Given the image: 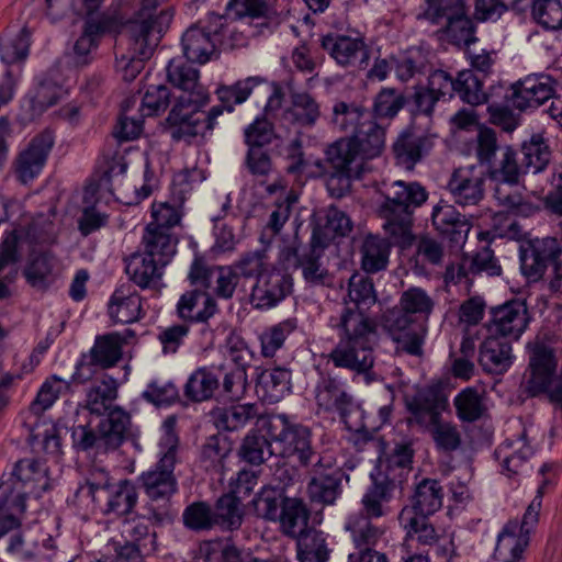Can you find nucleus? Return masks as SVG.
Returning <instances> with one entry per match:
<instances>
[{
    "instance_id": "53",
    "label": "nucleus",
    "mask_w": 562,
    "mask_h": 562,
    "mask_svg": "<svg viewBox=\"0 0 562 562\" xmlns=\"http://www.w3.org/2000/svg\"><path fill=\"white\" fill-rule=\"evenodd\" d=\"M35 542L31 539V537L26 536H14L11 538V541L8 546V551L15 554L18 558L22 560H31V559H42V560H50L55 554V541L48 535H42V549L47 550L48 552H42V550H33L31 549V544Z\"/></svg>"
},
{
    "instance_id": "28",
    "label": "nucleus",
    "mask_w": 562,
    "mask_h": 562,
    "mask_svg": "<svg viewBox=\"0 0 562 562\" xmlns=\"http://www.w3.org/2000/svg\"><path fill=\"white\" fill-rule=\"evenodd\" d=\"M314 393L319 409L338 412L341 417L346 416L352 405V396L346 391L344 382L329 374L319 378Z\"/></svg>"
},
{
    "instance_id": "9",
    "label": "nucleus",
    "mask_w": 562,
    "mask_h": 562,
    "mask_svg": "<svg viewBox=\"0 0 562 562\" xmlns=\"http://www.w3.org/2000/svg\"><path fill=\"white\" fill-rule=\"evenodd\" d=\"M561 248L555 238L546 237L532 240L520 250V269L529 282H537L544 276L549 265L553 267L554 278L550 290L558 292L562 288Z\"/></svg>"
},
{
    "instance_id": "27",
    "label": "nucleus",
    "mask_w": 562,
    "mask_h": 562,
    "mask_svg": "<svg viewBox=\"0 0 562 562\" xmlns=\"http://www.w3.org/2000/svg\"><path fill=\"white\" fill-rule=\"evenodd\" d=\"M108 312L115 323L130 324L137 322L144 315L142 297L132 284H121L110 297Z\"/></svg>"
},
{
    "instance_id": "49",
    "label": "nucleus",
    "mask_w": 562,
    "mask_h": 562,
    "mask_svg": "<svg viewBox=\"0 0 562 562\" xmlns=\"http://www.w3.org/2000/svg\"><path fill=\"white\" fill-rule=\"evenodd\" d=\"M300 562H327L330 550L322 531L311 529L296 539Z\"/></svg>"
},
{
    "instance_id": "1",
    "label": "nucleus",
    "mask_w": 562,
    "mask_h": 562,
    "mask_svg": "<svg viewBox=\"0 0 562 562\" xmlns=\"http://www.w3.org/2000/svg\"><path fill=\"white\" fill-rule=\"evenodd\" d=\"M376 300L372 280L362 273H353L348 282V301L345 299L339 315L329 319V326L337 333L338 342L328 359L336 368L364 373L373 367L378 326L366 311Z\"/></svg>"
},
{
    "instance_id": "33",
    "label": "nucleus",
    "mask_w": 562,
    "mask_h": 562,
    "mask_svg": "<svg viewBox=\"0 0 562 562\" xmlns=\"http://www.w3.org/2000/svg\"><path fill=\"white\" fill-rule=\"evenodd\" d=\"M526 437L527 430L524 429L517 439L505 441L495 451L508 475L524 472L529 458L533 454V449L527 443Z\"/></svg>"
},
{
    "instance_id": "64",
    "label": "nucleus",
    "mask_w": 562,
    "mask_h": 562,
    "mask_svg": "<svg viewBox=\"0 0 562 562\" xmlns=\"http://www.w3.org/2000/svg\"><path fill=\"white\" fill-rule=\"evenodd\" d=\"M405 97L393 88H383L375 97L373 111L376 117L393 119L405 105Z\"/></svg>"
},
{
    "instance_id": "16",
    "label": "nucleus",
    "mask_w": 562,
    "mask_h": 562,
    "mask_svg": "<svg viewBox=\"0 0 562 562\" xmlns=\"http://www.w3.org/2000/svg\"><path fill=\"white\" fill-rule=\"evenodd\" d=\"M558 81L548 74H530L513 85L510 102L520 111L533 110L553 99Z\"/></svg>"
},
{
    "instance_id": "57",
    "label": "nucleus",
    "mask_w": 562,
    "mask_h": 562,
    "mask_svg": "<svg viewBox=\"0 0 562 562\" xmlns=\"http://www.w3.org/2000/svg\"><path fill=\"white\" fill-rule=\"evenodd\" d=\"M390 499L391 484L389 482H374L362 496L363 514L370 518H380L386 515V504Z\"/></svg>"
},
{
    "instance_id": "5",
    "label": "nucleus",
    "mask_w": 562,
    "mask_h": 562,
    "mask_svg": "<svg viewBox=\"0 0 562 562\" xmlns=\"http://www.w3.org/2000/svg\"><path fill=\"white\" fill-rule=\"evenodd\" d=\"M331 123L336 128L350 135L338 142H348L355 154L367 158L378 157L385 146V128L374 122L363 108L337 102L333 108Z\"/></svg>"
},
{
    "instance_id": "15",
    "label": "nucleus",
    "mask_w": 562,
    "mask_h": 562,
    "mask_svg": "<svg viewBox=\"0 0 562 562\" xmlns=\"http://www.w3.org/2000/svg\"><path fill=\"white\" fill-rule=\"evenodd\" d=\"M383 327L396 342V350L419 356L424 342V329L413 315L401 305L394 306L383 315Z\"/></svg>"
},
{
    "instance_id": "56",
    "label": "nucleus",
    "mask_w": 562,
    "mask_h": 562,
    "mask_svg": "<svg viewBox=\"0 0 562 562\" xmlns=\"http://www.w3.org/2000/svg\"><path fill=\"white\" fill-rule=\"evenodd\" d=\"M454 92L463 102L471 105H480L487 101L482 79L472 70H462L458 74Z\"/></svg>"
},
{
    "instance_id": "50",
    "label": "nucleus",
    "mask_w": 562,
    "mask_h": 562,
    "mask_svg": "<svg viewBox=\"0 0 562 562\" xmlns=\"http://www.w3.org/2000/svg\"><path fill=\"white\" fill-rule=\"evenodd\" d=\"M390 243L384 238L368 236L361 249V266L368 273L384 270L389 262Z\"/></svg>"
},
{
    "instance_id": "47",
    "label": "nucleus",
    "mask_w": 562,
    "mask_h": 562,
    "mask_svg": "<svg viewBox=\"0 0 562 562\" xmlns=\"http://www.w3.org/2000/svg\"><path fill=\"white\" fill-rule=\"evenodd\" d=\"M443 491L436 480H423L413 495V505L407 507L414 509L417 515L429 516L439 510L442 506Z\"/></svg>"
},
{
    "instance_id": "21",
    "label": "nucleus",
    "mask_w": 562,
    "mask_h": 562,
    "mask_svg": "<svg viewBox=\"0 0 562 562\" xmlns=\"http://www.w3.org/2000/svg\"><path fill=\"white\" fill-rule=\"evenodd\" d=\"M322 47L340 66L362 68L368 65L369 50L360 37L326 35L322 38Z\"/></svg>"
},
{
    "instance_id": "59",
    "label": "nucleus",
    "mask_w": 562,
    "mask_h": 562,
    "mask_svg": "<svg viewBox=\"0 0 562 562\" xmlns=\"http://www.w3.org/2000/svg\"><path fill=\"white\" fill-rule=\"evenodd\" d=\"M398 305L419 321L429 317L435 302L425 290L413 286L402 293Z\"/></svg>"
},
{
    "instance_id": "6",
    "label": "nucleus",
    "mask_w": 562,
    "mask_h": 562,
    "mask_svg": "<svg viewBox=\"0 0 562 562\" xmlns=\"http://www.w3.org/2000/svg\"><path fill=\"white\" fill-rule=\"evenodd\" d=\"M383 196L378 206V214L384 220L383 228L395 240L408 239L413 212L428 199L426 189L418 182L396 180L386 188Z\"/></svg>"
},
{
    "instance_id": "60",
    "label": "nucleus",
    "mask_w": 562,
    "mask_h": 562,
    "mask_svg": "<svg viewBox=\"0 0 562 562\" xmlns=\"http://www.w3.org/2000/svg\"><path fill=\"white\" fill-rule=\"evenodd\" d=\"M432 224L441 234L468 233V224L461 220L456 209L447 203H439L434 206L431 213Z\"/></svg>"
},
{
    "instance_id": "14",
    "label": "nucleus",
    "mask_w": 562,
    "mask_h": 562,
    "mask_svg": "<svg viewBox=\"0 0 562 562\" xmlns=\"http://www.w3.org/2000/svg\"><path fill=\"white\" fill-rule=\"evenodd\" d=\"M307 494L313 503L334 505L342 493L344 472L331 456H321L308 472Z\"/></svg>"
},
{
    "instance_id": "20",
    "label": "nucleus",
    "mask_w": 562,
    "mask_h": 562,
    "mask_svg": "<svg viewBox=\"0 0 562 562\" xmlns=\"http://www.w3.org/2000/svg\"><path fill=\"white\" fill-rule=\"evenodd\" d=\"M292 281L288 274L270 271L255 281L249 302L257 310H269L283 301L291 292Z\"/></svg>"
},
{
    "instance_id": "38",
    "label": "nucleus",
    "mask_w": 562,
    "mask_h": 562,
    "mask_svg": "<svg viewBox=\"0 0 562 562\" xmlns=\"http://www.w3.org/2000/svg\"><path fill=\"white\" fill-rule=\"evenodd\" d=\"M291 105L282 113L284 123L297 127L314 126L321 116L319 104L308 93H293Z\"/></svg>"
},
{
    "instance_id": "51",
    "label": "nucleus",
    "mask_w": 562,
    "mask_h": 562,
    "mask_svg": "<svg viewBox=\"0 0 562 562\" xmlns=\"http://www.w3.org/2000/svg\"><path fill=\"white\" fill-rule=\"evenodd\" d=\"M220 381L215 373L201 368L195 370L184 385V395L193 402L210 400L218 389Z\"/></svg>"
},
{
    "instance_id": "44",
    "label": "nucleus",
    "mask_w": 562,
    "mask_h": 562,
    "mask_svg": "<svg viewBox=\"0 0 562 562\" xmlns=\"http://www.w3.org/2000/svg\"><path fill=\"white\" fill-rule=\"evenodd\" d=\"M258 389L270 404L278 403L291 390V372L281 367L263 371L258 378Z\"/></svg>"
},
{
    "instance_id": "52",
    "label": "nucleus",
    "mask_w": 562,
    "mask_h": 562,
    "mask_svg": "<svg viewBox=\"0 0 562 562\" xmlns=\"http://www.w3.org/2000/svg\"><path fill=\"white\" fill-rule=\"evenodd\" d=\"M443 24L446 25L447 37L451 43L458 46H470L476 41L474 24L468 14L465 5Z\"/></svg>"
},
{
    "instance_id": "3",
    "label": "nucleus",
    "mask_w": 562,
    "mask_h": 562,
    "mask_svg": "<svg viewBox=\"0 0 562 562\" xmlns=\"http://www.w3.org/2000/svg\"><path fill=\"white\" fill-rule=\"evenodd\" d=\"M177 417L168 416L161 426L162 435L159 440L158 462L138 476V483L148 498L145 506L157 524L172 521L175 513L171 508V497L178 491V481L173 473L179 448V437L176 432Z\"/></svg>"
},
{
    "instance_id": "45",
    "label": "nucleus",
    "mask_w": 562,
    "mask_h": 562,
    "mask_svg": "<svg viewBox=\"0 0 562 562\" xmlns=\"http://www.w3.org/2000/svg\"><path fill=\"white\" fill-rule=\"evenodd\" d=\"M63 94L61 87L52 81H43L23 99L22 108L29 112L30 119H34L54 105Z\"/></svg>"
},
{
    "instance_id": "35",
    "label": "nucleus",
    "mask_w": 562,
    "mask_h": 562,
    "mask_svg": "<svg viewBox=\"0 0 562 562\" xmlns=\"http://www.w3.org/2000/svg\"><path fill=\"white\" fill-rule=\"evenodd\" d=\"M398 521L406 531V539L416 541L423 547H434L442 535L426 516L417 515L414 509L403 508L398 515Z\"/></svg>"
},
{
    "instance_id": "39",
    "label": "nucleus",
    "mask_w": 562,
    "mask_h": 562,
    "mask_svg": "<svg viewBox=\"0 0 562 562\" xmlns=\"http://www.w3.org/2000/svg\"><path fill=\"white\" fill-rule=\"evenodd\" d=\"M370 519L363 512H358L350 514L345 522V529L358 551L374 548L384 533L383 529L373 525Z\"/></svg>"
},
{
    "instance_id": "24",
    "label": "nucleus",
    "mask_w": 562,
    "mask_h": 562,
    "mask_svg": "<svg viewBox=\"0 0 562 562\" xmlns=\"http://www.w3.org/2000/svg\"><path fill=\"white\" fill-rule=\"evenodd\" d=\"M491 330L501 335L518 339L528 325V310L524 302L513 300L493 310Z\"/></svg>"
},
{
    "instance_id": "54",
    "label": "nucleus",
    "mask_w": 562,
    "mask_h": 562,
    "mask_svg": "<svg viewBox=\"0 0 562 562\" xmlns=\"http://www.w3.org/2000/svg\"><path fill=\"white\" fill-rule=\"evenodd\" d=\"M458 417L463 422L480 419L485 411L483 395L473 387L462 390L453 400Z\"/></svg>"
},
{
    "instance_id": "37",
    "label": "nucleus",
    "mask_w": 562,
    "mask_h": 562,
    "mask_svg": "<svg viewBox=\"0 0 562 562\" xmlns=\"http://www.w3.org/2000/svg\"><path fill=\"white\" fill-rule=\"evenodd\" d=\"M177 238L171 233L146 226L142 237V252L167 266L176 254Z\"/></svg>"
},
{
    "instance_id": "34",
    "label": "nucleus",
    "mask_w": 562,
    "mask_h": 562,
    "mask_svg": "<svg viewBox=\"0 0 562 562\" xmlns=\"http://www.w3.org/2000/svg\"><path fill=\"white\" fill-rule=\"evenodd\" d=\"M165 266L157 260L138 251L126 260L125 271L130 279L139 288L148 289L156 286L162 277Z\"/></svg>"
},
{
    "instance_id": "23",
    "label": "nucleus",
    "mask_w": 562,
    "mask_h": 562,
    "mask_svg": "<svg viewBox=\"0 0 562 562\" xmlns=\"http://www.w3.org/2000/svg\"><path fill=\"white\" fill-rule=\"evenodd\" d=\"M201 106H189L188 102L176 101L167 117V131L172 139L190 140L196 135H205L206 130L199 114Z\"/></svg>"
},
{
    "instance_id": "25",
    "label": "nucleus",
    "mask_w": 562,
    "mask_h": 562,
    "mask_svg": "<svg viewBox=\"0 0 562 562\" xmlns=\"http://www.w3.org/2000/svg\"><path fill=\"white\" fill-rule=\"evenodd\" d=\"M216 29H207L201 23L190 26L181 38L186 58L192 63H207L216 54Z\"/></svg>"
},
{
    "instance_id": "32",
    "label": "nucleus",
    "mask_w": 562,
    "mask_h": 562,
    "mask_svg": "<svg viewBox=\"0 0 562 562\" xmlns=\"http://www.w3.org/2000/svg\"><path fill=\"white\" fill-rule=\"evenodd\" d=\"M58 260L49 251L33 256L26 265L23 274L27 283L38 290L48 289L58 277Z\"/></svg>"
},
{
    "instance_id": "55",
    "label": "nucleus",
    "mask_w": 562,
    "mask_h": 562,
    "mask_svg": "<svg viewBox=\"0 0 562 562\" xmlns=\"http://www.w3.org/2000/svg\"><path fill=\"white\" fill-rule=\"evenodd\" d=\"M271 442L261 434L250 431L243 440L240 457L250 464L259 465L277 454Z\"/></svg>"
},
{
    "instance_id": "58",
    "label": "nucleus",
    "mask_w": 562,
    "mask_h": 562,
    "mask_svg": "<svg viewBox=\"0 0 562 562\" xmlns=\"http://www.w3.org/2000/svg\"><path fill=\"white\" fill-rule=\"evenodd\" d=\"M295 323L291 319L278 323L266 328L260 335L261 355L266 358H272L280 350L285 339L294 331Z\"/></svg>"
},
{
    "instance_id": "29",
    "label": "nucleus",
    "mask_w": 562,
    "mask_h": 562,
    "mask_svg": "<svg viewBox=\"0 0 562 562\" xmlns=\"http://www.w3.org/2000/svg\"><path fill=\"white\" fill-rule=\"evenodd\" d=\"M218 311L214 297L202 290L183 293L177 303L178 316L187 323H205Z\"/></svg>"
},
{
    "instance_id": "43",
    "label": "nucleus",
    "mask_w": 562,
    "mask_h": 562,
    "mask_svg": "<svg viewBox=\"0 0 562 562\" xmlns=\"http://www.w3.org/2000/svg\"><path fill=\"white\" fill-rule=\"evenodd\" d=\"M150 521H155L150 514L135 515L126 518L121 527V535L124 541L133 542L145 551V554L154 550L155 532L151 530Z\"/></svg>"
},
{
    "instance_id": "18",
    "label": "nucleus",
    "mask_w": 562,
    "mask_h": 562,
    "mask_svg": "<svg viewBox=\"0 0 562 562\" xmlns=\"http://www.w3.org/2000/svg\"><path fill=\"white\" fill-rule=\"evenodd\" d=\"M167 79L179 94L176 101L188 102L189 106L204 105L209 100L205 88L199 82V70L186 61L175 58L167 66Z\"/></svg>"
},
{
    "instance_id": "30",
    "label": "nucleus",
    "mask_w": 562,
    "mask_h": 562,
    "mask_svg": "<svg viewBox=\"0 0 562 562\" xmlns=\"http://www.w3.org/2000/svg\"><path fill=\"white\" fill-rule=\"evenodd\" d=\"M479 363L490 374L505 373L513 363L510 344L505 338L488 336L480 346Z\"/></svg>"
},
{
    "instance_id": "41",
    "label": "nucleus",
    "mask_w": 562,
    "mask_h": 562,
    "mask_svg": "<svg viewBox=\"0 0 562 562\" xmlns=\"http://www.w3.org/2000/svg\"><path fill=\"white\" fill-rule=\"evenodd\" d=\"M351 228V221L346 213L337 207L330 206L326 211L324 225L318 224L314 227L312 243L314 247H325L330 239L337 235H347Z\"/></svg>"
},
{
    "instance_id": "4",
    "label": "nucleus",
    "mask_w": 562,
    "mask_h": 562,
    "mask_svg": "<svg viewBox=\"0 0 562 562\" xmlns=\"http://www.w3.org/2000/svg\"><path fill=\"white\" fill-rule=\"evenodd\" d=\"M75 497L80 506L117 516L130 514L138 501L137 490L132 481L125 479L112 483L109 472L99 467L89 470Z\"/></svg>"
},
{
    "instance_id": "62",
    "label": "nucleus",
    "mask_w": 562,
    "mask_h": 562,
    "mask_svg": "<svg viewBox=\"0 0 562 562\" xmlns=\"http://www.w3.org/2000/svg\"><path fill=\"white\" fill-rule=\"evenodd\" d=\"M260 82L258 77H248L237 81L233 86H224L217 89L216 94L226 111L232 112L234 105L247 100L252 89Z\"/></svg>"
},
{
    "instance_id": "48",
    "label": "nucleus",
    "mask_w": 562,
    "mask_h": 562,
    "mask_svg": "<svg viewBox=\"0 0 562 562\" xmlns=\"http://www.w3.org/2000/svg\"><path fill=\"white\" fill-rule=\"evenodd\" d=\"M30 48V34L26 29L8 31L0 37V60L5 65L22 63Z\"/></svg>"
},
{
    "instance_id": "36",
    "label": "nucleus",
    "mask_w": 562,
    "mask_h": 562,
    "mask_svg": "<svg viewBox=\"0 0 562 562\" xmlns=\"http://www.w3.org/2000/svg\"><path fill=\"white\" fill-rule=\"evenodd\" d=\"M310 513L302 499L285 497L282 499L281 513L279 516L282 532L291 538L297 539L308 528Z\"/></svg>"
},
{
    "instance_id": "22",
    "label": "nucleus",
    "mask_w": 562,
    "mask_h": 562,
    "mask_svg": "<svg viewBox=\"0 0 562 562\" xmlns=\"http://www.w3.org/2000/svg\"><path fill=\"white\" fill-rule=\"evenodd\" d=\"M434 147L431 136L412 131L402 132L392 145L394 159L397 166L412 170Z\"/></svg>"
},
{
    "instance_id": "19",
    "label": "nucleus",
    "mask_w": 562,
    "mask_h": 562,
    "mask_svg": "<svg viewBox=\"0 0 562 562\" xmlns=\"http://www.w3.org/2000/svg\"><path fill=\"white\" fill-rule=\"evenodd\" d=\"M485 170L481 166L469 165L457 168L448 189L458 205H476L484 196Z\"/></svg>"
},
{
    "instance_id": "12",
    "label": "nucleus",
    "mask_w": 562,
    "mask_h": 562,
    "mask_svg": "<svg viewBox=\"0 0 562 562\" xmlns=\"http://www.w3.org/2000/svg\"><path fill=\"white\" fill-rule=\"evenodd\" d=\"M326 156L334 171L326 178V188L334 198H341L349 192L351 179L359 178L366 171L367 157L355 154L348 142H335L327 150Z\"/></svg>"
},
{
    "instance_id": "10",
    "label": "nucleus",
    "mask_w": 562,
    "mask_h": 562,
    "mask_svg": "<svg viewBox=\"0 0 562 562\" xmlns=\"http://www.w3.org/2000/svg\"><path fill=\"white\" fill-rule=\"evenodd\" d=\"M130 425V415L120 407H114L108 418L99 425L95 434L88 426L79 425L72 430V441L77 449L87 451L95 449L98 452L116 449L124 440Z\"/></svg>"
},
{
    "instance_id": "26",
    "label": "nucleus",
    "mask_w": 562,
    "mask_h": 562,
    "mask_svg": "<svg viewBox=\"0 0 562 562\" xmlns=\"http://www.w3.org/2000/svg\"><path fill=\"white\" fill-rule=\"evenodd\" d=\"M134 337L135 333L132 329L97 336L93 346L88 351L89 357L101 369L112 368L121 361L123 347Z\"/></svg>"
},
{
    "instance_id": "46",
    "label": "nucleus",
    "mask_w": 562,
    "mask_h": 562,
    "mask_svg": "<svg viewBox=\"0 0 562 562\" xmlns=\"http://www.w3.org/2000/svg\"><path fill=\"white\" fill-rule=\"evenodd\" d=\"M525 172H541L551 160V149L548 139L542 134H532L521 145Z\"/></svg>"
},
{
    "instance_id": "2",
    "label": "nucleus",
    "mask_w": 562,
    "mask_h": 562,
    "mask_svg": "<svg viewBox=\"0 0 562 562\" xmlns=\"http://www.w3.org/2000/svg\"><path fill=\"white\" fill-rule=\"evenodd\" d=\"M158 0H142L132 19H125V35L116 46L115 69L125 81H133L158 46L164 32L172 20V13H156Z\"/></svg>"
},
{
    "instance_id": "17",
    "label": "nucleus",
    "mask_w": 562,
    "mask_h": 562,
    "mask_svg": "<svg viewBox=\"0 0 562 562\" xmlns=\"http://www.w3.org/2000/svg\"><path fill=\"white\" fill-rule=\"evenodd\" d=\"M54 143L55 137L50 131H44L29 142L15 159V175L19 181L26 184L40 176Z\"/></svg>"
},
{
    "instance_id": "31",
    "label": "nucleus",
    "mask_w": 562,
    "mask_h": 562,
    "mask_svg": "<svg viewBox=\"0 0 562 562\" xmlns=\"http://www.w3.org/2000/svg\"><path fill=\"white\" fill-rule=\"evenodd\" d=\"M529 543L530 538L506 524L497 536L494 557L498 562H525Z\"/></svg>"
},
{
    "instance_id": "13",
    "label": "nucleus",
    "mask_w": 562,
    "mask_h": 562,
    "mask_svg": "<svg viewBox=\"0 0 562 562\" xmlns=\"http://www.w3.org/2000/svg\"><path fill=\"white\" fill-rule=\"evenodd\" d=\"M269 430L274 441L281 446L278 453L283 457L296 456L302 465L313 463L316 453L311 445L308 427L292 423L284 414H278L270 419Z\"/></svg>"
},
{
    "instance_id": "61",
    "label": "nucleus",
    "mask_w": 562,
    "mask_h": 562,
    "mask_svg": "<svg viewBox=\"0 0 562 562\" xmlns=\"http://www.w3.org/2000/svg\"><path fill=\"white\" fill-rule=\"evenodd\" d=\"M239 278L258 280L270 272L269 261L265 251L256 250L243 255L232 263Z\"/></svg>"
},
{
    "instance_id": "8",
    "label": "nucleus",
    "mask_w": 562,
    "mask_h": 562,
    "mask_svg": "<svg viewBox=\"0 0 562 562\" xmlns=\"http://www.w3.org/2000/svg\"><path fill=\"white\" fill-rule=\"evenodd\" d=\"M522 171L525 167L518 162L516 150L506 146L501 149L499 160L490 168V177L495 182L494 196L499 205L515 214L529 216L535 207L518 186Z\"/></svg>"
},
{
    "instance_id": "63",
    "label": "nucleus",
    "mask_w": 562,
    "mask_h": 562,
    "mask_svg": "<svg viewBox=\"0 0 562 562\" xmlns=\"http://www.w3.org/2000/svg\"><path fill=\"white\" fill-rule=\"evenodd\" d=\"M532 16L546 30H562V4L559 0H533Z\"/></svg>"
},
{
    "instance_id": "11",
    "label": "nucleus",
    "mask_w": 562,
    "mask_h": 562,
    "mask_svg": "<svg viewBox=\"0 0 562 562\" xmlns=\"http://www.w3.org/2000/svg\"><path fill=\"white\" fill-rule=\"evenodd\" d=\"M128 0H112L110 7L99 16L86 21L83 32L74 44L76 63L85 65L89 55L97 48L99 37L104 33L120 32L126 19Z\"/></svg>"
},
{
    "instance_id": "7",
    "label": "nucleus",
    "mask_w": 562,
    "mask_h": 562,
    "mask_svg": "<svg viewBox=\"0 0 562 562\" xmlns=\"http://www.w3.org/2000/svg\"><path fill=\"white\" fill-rule=\"evenodd\" d=\"M446 404V400L432 389H422L405 396V405L411 414L408 423L428 429L439 450L453 451L459 448L461 438L456 425L441 420Z\"/></svg>"
},
{
    "instance_id": "40",
    "label": "nucleus",
    "mask_w": 562,
    "mask_h": 562,
    "mask_svg": "<svg viewBox=\"0 0 562 562\" xmlns=\"http://www.w3.org/2000/svg\"><path fill=\"white\" fill-rule=\"evenodd\" d=\"M258 415L256 404H232L228 406L215 407L211 412L212 420L217 429L237 430L247 425L248 422Z\"/></svg>"
},
{
    "instance_id": "42",
    "label": "nucleus",
    "mask_w": 562,
    "mask_h": 562,
    "mask_svg": "<svg viewBox=\"0 0 562 562\" xmlns=\"http://www.w3.org/2000/svg\"><path fill=\"white\" fill-rule=\"evenodd\" d=\"M117 396L116 380L104 375L94 383L88 391L85 401V407L95 415H103L113 411L112 404Z\"/></svg>"
}]
</instances>
